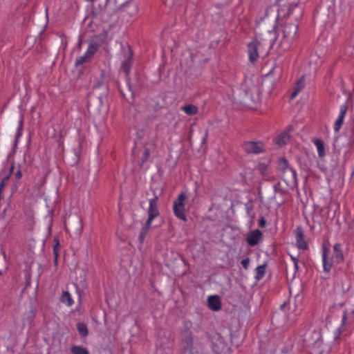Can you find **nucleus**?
<instances>
[{
	"label": "nucleus",
	"instance_id": "1",
	"mask_svg": "<svg viewBox=\"0 0 354 354\" xmlns=\"http://www.w3.org/2000/svg\"><path fill=\"white\" fill-rule=\"evenodd\" d=\"M287 0H278V17L285 18L283 26V39L281 45L284 48H289L295 38L298 30V22L295 17H290L293 14L292 5L290 3L286 5Z\"/></svg>",
	"mask_w": 354,
	"mask_h": 354
},
{
	"label": "nucleus",
	"instance_id": "2",
	"mask_svg": "<svg viewBox=\"0 0 354 354\" xmlns=\"http://www.w3.org/2000/svg\"><path fill=\"white\" fill-rule=\"evenodd\" d=\"M158 196H156L154 198L149 200V207L148 209V219L141 228L139 241L140 243L144 242L146 235L151 227L152 221L160 215V212L158 208Z\"/></svg>",
	"mask_w": 354,
	"mask_h": 354
},
{
	"label": "nucleus",
	"instance_id": "3",
	"mask_svg": "<svg viewBox=\"0 0 354 354\" xmlns=\"http://www.w3.org/2000/svg\"><path fill=\"white\" fill-rule=\"evenodd\" d=\"M180 351L183 354H193L194 350V335L191 330L190 326L185 324L183 329L180 331Z\"/></svg>",
	"mask_w": 354,
	"mask_h": 354
},
{
	"label": "nucleus",
	"instance_id": "4",
	"mask_svg": "<svg viewBox=\"0 0 354 354\" xmlns=\"http://www.w3.org/2000/svg\"><path fill=\"white\" fill-rule=\"evenodd\" d=\"M133 55V50L131 48V47L129 46H127V54H125V59L123 61V62L122 64V69L126 75V77L127 79V85H128L129 91L131 93L132 97L133 96L135 93L138 92L141 88L140 84L131 83L128 78V76L130 73L131 68L132 66Z\"/></svg>",
	"mask_w": 354,
	"mask_h": 354
},
{
	"label": "nucleus",
	"instance_id": "5",
	"mask_svg": "<svg viewBox=\"0 0 354 354\" xmlns=\"http://www.w3.org/2000/svg\"><path fill=\"white\" fill-rule=\"evenodd\" d=\"M186 195L182 192L179 194L178 198L174 202V212L175 216L183 220L186 221V216L185 214V201L186 200Z\"/></svg>",
	"mask_w": 354,
	"mask_h": 354
},
{
	"label": "nucleus",
	"instance_id": "6",
	"mask_svg": "<svg viewBox=\"0 0 354 354\" xmlns=\"http://www.w3.org/2000/svg\"><path fill=\"white\" fill-rule=\"evenodd\" d=\"M243 151L248 154H259L265 151L262 142L245 141L241 145Z\"/></svg>",
	"mask_w": 354,
	"mask_h": 354
},
{
	"label": "nucleus",
	"instance_id": "7",
	"mask_svg": "<svg viewBox=\"0 0 354 354\" xmlns=\"http://www.w3.org/2000/svg\"><path fill=\"white\" fill-rule=\"evenodd\" d=\"M107 94L108 86L102 82H98L93 86L91 95L97 97L100 103H102V100L106 97Z\"/></svg>",
	"mask_w": 354,
	"mask_h": 354
},
{
	"label": "nucleus",
	"instance_id": "8",
	"mask_svg": "<svg viewBox=\"0 0 354 354\" xmlns=\"http://www.w3.org/2000/svg\"><path fill=\"white\" fill-rule=\"evenodd\" d=\"M260 42L257 39H254L248 44V53L249 55V60L251 63H255L259 55V46Z\"/></svg>",
	"mask_w": 354,
	"mask_h": 354
},
{
	"label": "nucleus",
	"instance_id": "9",
	"mask_svg": "<svg viewBox=\"0 0 354 354\" xmlns=\"http://www.w3.org/2000/svg\"><path fill=\"white\" fill-rule=\"evenodd\" d=\"M296 237V245L300 250H308V245L304 239V230L301 226H298L295 230Z\"/></svg>",
	"mask_w": 354,
	"mask_h": 354
},
{
	"label": "nucleus",
	"instance_id": "10",
	"mask_svg": "<svg viewBox=\"0 0 354 354\" xmlns=\"http://www.w3.org/2000/svg\"><path fill=\"white\" fill-rule=\"evenodd\" d=\"M282 178L287 185H297V173L291 167L285 171L281 172Z\"/></svg>",
	"mask_w": 354,
	"mask_h": 354
},
{
	"label": "nucleus",
	"instance_id": "11",
	"mask_svg": "<svg viewBox=\"0 0 354 354\" xmlns=\"http://www.w3.org/2000/svg\"><path fill=\"white\" fill-rule=\"evenodd\" d=\"M262 232L259 229H256L248 234L246 242L250 246L254 247L258 245L259 243L262 240Z\"/></svg>",
	"mask_w": 354,
	"mask_h": 354
},
{
	"label": "nucleus",
	"instance_id": "12",
	"mask_svg": "<svg viewBox=\"0 0 354 354\" xmlns=\"http://www.w3.org/2000/svg\"><path fill=\"white\" fill-rule=\"evenodd\" d=\"M328 249L325 245H322V261L324 272H329L333 266V260L328 258Z\"/></svg>",
	"mask_w": 354,
	"mask_h": 354
},
{
	"label": "nucleus",
	"instance_id": "13",
	"mask_svg": "<svg viewBox=\"0 0 354 354\" xmlns=\"http://www.w3.org/2000/svg\"><path fill=\"white\" fill-rule=\"evenodd\" d=\"M347 110L348 106L346 104H343L341 106L339 115L334 124V130L335 132L339 131V130L341 129Z\"/></svg>",
	"mask_w": 354,
	"mask_h": 354
},
{
	"label": "nucleus",
	"instance_id": "14",
	"mask_svg": "<svg viewBox=\"0 0 354 354\" xmlns=\"http://www.w3.org/2000/svg\"><path fill=\"white\" fill-rule=\"evenodd\" d=\"M208 307L214 311H218L221 308V299L217 295L209 296L207 299Z\"/></svg>",
	"mask_w": 354,
	"mask_h": 354
},
{
	"label": "nucleus",
	"instance_id": "15",
	"mask_svg": "<svg viewBox=\"0 0 354 354\" xmlns=\"http://www.w3.org/2000/svg\"><path fill=\"white\" fill-rule=\"evenodd\" d=\"M333 259L337 263H342L344 260L342 245L340 243H335L333 246Z\"/></svg>",
	"mask_w": 354,
	"mask_h": 354
},
{
	"label": "nucleus",
	"instance_id": "16",
	"mask_svg": "<svg viewBox=\"0 0 354 354\" xmlns=\"http://www.w3.org/2000/svg\"><path fill=\"white\" fill-rule=\"evenodd\" d=\"M290 136L288 132L283 131L275 138L274 142L279 147L285 145L289 140Z\"/></svg>",
	"mask_w": 354,
	"mask_h": 354
},
{
	"label": "nucleus",
	"instance_id": "17",
	"mask_svg": "<svg viewBox=\"0 0 354 354\" xmlns=\"http://www.w3.org/2000/svg\"><path fill=\"white\" fill-rule=\"evenodd\" d=\"M290 167L287 159L285 157H281L279 158L277 162V169L280 172L285 171Z\"/></svg>",
	"mask_w": 354,
	"mask_h": 354
},
{
	"label": "nucleus",
	"instance_id": "18",
	"mask_svg": "<svg viewBox=\"0 0 354 354\" xmlns=\"http://www.w3.org/2000/svg\"><path fill=\"white\" fill-rule=\"evenodd\" d=\"M314 144L316 145L318 151V154L320 158H322L325 156V147L324 142L320 140L315 138L313 140Z\"/></svg>",
	"mask_w": 354,
	"mask_h": 354
},
{
	"label": "nucleus",
	"instance_id": "19",
	"mask_svg": "<svg viewBox=\"0 0 354 354\" xmlns=\"http://www.w3.org/2000/svg\"><path fill=\"white\" fill-rule=\"evenodd\" d=\"M181 109L188 115H194L198 113V107L194 104L185 105Z\"/></svg>",
	"mask_w": 354,
	"mask_h": 354
},
{
	"label": "nucleus",
	"instance_id": "20",
	"mask_svg": "<svg viewBox=\"0 0 354 354\" xmlns=\"http://www.w3.org/2000/svg\"><path fill=\"white\" fill-rule=\"evenodd\" d=\"M77 330L80 333V336L82 337H85L88 334V328L86 324L82 322H79L77 324Z\"/></svg>",
	"mask_w": 354,
	"mask_h": 354
},
{
	"label": "nucleus",
	"instance_id": "21",
	"mask_svg": "<svg viewBox=\"0 0 354 354\" xmlns=\"http://www.w3.org/2000/svg\"><path fill=\"white\" fill-rule=\"evenodd\" d=\"M266 264L264 263L263 265H261V266H259L257 267L256 268V276H255V279L257 280H260L261 279L265 274H266Z\"/></svg>",
	"mask_w": 354,
	"mask_h": 354
},
{
	"label": "nucleus",
	"instance_id": "22",
	"mask_svg": "<svg viewBox=\"0 0 354 354\" xmlns=\"http://www.w3.org/2000/svg\"><path fill=\"white\" fill-rule=\"evenodd\" d=\"M60 300L62 303L66 304L68 306H71L73 304V300L68 291L63 292Z\"/></svg>",
	"mask_w": 354,
	"mask_h": 354
},
{
	"label": "nucleus",
	"instance_id": "23",
	"mask_svg": "<svg viewBox=\"0 0 354 354\" xmlns=\"http://www.w3.org/2000/svg\"><path fill=\"white\" fill-rule=\"evenodd\" d=\"M72 354H89L86 348L80 346H73L71 347Z\"/></svg>",
	"mask_w": 354,
	"mask_h": 354
},
{
	"label": "nucleus",
	"instance_id": "24",
	"mask_svg": "<svg viewBox=\"0 0 354 354\" xmlns=\"http://www.w3.org/2000/svg\"><path fill=\"white\" fill-rule=\"evenodd\" d=\"M257 169L261 175L264 176L267 175L268 166L265 163H259L257 166Z\"/></svg>",
	"mask_w": 354,
	"mask_h": 354
},
{
	"label": "nucleus",
	"instance_id": "25",
	"mask_svg": "<svg viewBox=\"0 0 354 354\" xmlns=\"http://www.w3.org/2000/svg\"><path fill=\"white\" fill-rule=\"evenodd\" d=\"M96 50H97L96 47L94 45L91 44L88 46V48L84 55L86 56L87 58H88V59H90L91 57L95 54Z\"/></svg>",
	"mask_w": 354,
	"mask_h": 354
},
{
	"label": "nucleus",
	"instance_id": "26",
	"mask_svg": "<svg viewBox=\"0 0 354 354\" xmlns=\"http://www.w3.org/2000/svg\"><path fill=\"white\" fill-rule=\"evenodd\" d=\"M351 289V283L346 280L345 282L342 283V292L346 294Z\"/></svg>",
	"mask_w": 354,
	"mask_h": 354
},
{
	"label": "nucleus",
	"instance_id": "27",
	"mask_svg": "<svg viewBox=\"0 0 354 354\" xmlns=\"http://www.w3.org/2000/svg\"><path fill=\"white\" fill-rule=\"evenodd\" d=\"M9 179H10V175H7L6 176L3 178V179L1 180V181L0 183V193L1 194H2L3 189L4 187L6 185V184L8 183Z\"/></svg>",
	"mask_w": 354,
	"mask_h": 354
},
{
	"label": "nucleus",
	"instance_id": "28",
	"mask_svg": "<svg viewBox=\"0 0 354 354\" xmlns=\"http://www.w3.org/2000/svg\"><path fill=\"white\" fill-rule=\"evenodd\" d=\"M88 60V58H87L86 56L85 55H84L83 56H80L76 59L75 65L76 66L81 65L83 63L86 62Z\"/></svg>",
	"mask_w": 354,
	"mask_h": 354
},
{
	"label": "nucleus",
	"instance_id": "29",
	"mask_svg": "<svg viewBox=\"0 0 354 354\" xmlns=\"http://www.w3.org/2000/svg\"><path fill=\"white\" fill-rule=\"evenodd\" d=\"M253 209V205H248L246 206V210H247V214L251 218L252 220H253L255 217V214L254 212L252 211Z\"/></svg>",
	"mask_w": 354,
	"mask_h": 354
},
{
	"label": "nucleus",
	"instance_id": "30",
	"mask_svg": "<svg viewBox=\"0 0 354 354\" xmlns=\"http://www.w3.org/2000/svg\"><path fill=\"white\" fill-rule=\"evenodd\" d=\"M304 87V80L303 78H301L297 81V85L295 87V89H298V91H300Z\"/></svg>",
	"mask_w": 354,
	"mask_h": 354
},
{
	"label": "nucleus",
	"instance_id": "31",
	"mask_svg": "<svg viewBox=\"0 0 354 354\" xmlns=\"http://www.w3.org/2000/svg\"><path fill=\"white\" fill-rule=\"evenodd\" d=\"M22 124H23V121L21 120L19 122V126L18 127V130H17V136H16L15 145H17V139L19 138V137H20L21 136Z\"/></svg>",
	"mask_w": 354,
	"mask_h": 354
},
{
	"label": "nucleus",
	"instance_id": "32",
	"mask_svg": "<svg viewBox=\"0 0 354 354\" xmlns=\"http://www.w3.org/2000/svg\"><path fill=\"white\" fill-rule=\"evenodd\" d=\"M241 265L243 266V267L247 270L248 268V266H249V263H250V259L248 257H247L246 259H244L241 261Z\"/></svg>",
	"mask_w": 354,
	"mask_h": 354
},
{
	"label": "nucleus",
	"instance_id": "33",
	"mask_svg": "<svg viewBox=\"0 0 354 354\" xmlns=\"http://www.w3.org/2000/svg\"><path fill=\"white\" fill-rule=\"evenodd\" d=\"M266 220L264 218L263 216H261V218L259 220V226L260 227H265L266 226Z\"/></svg>",
	"mask_w": 354,
	"mask_h": 354
},
{
	"label": "nucleus",
	"instance_id": "34",
	"mask_svg": "<svg viewBox=\"0 0 354 354\" xmlns=\"http://www.w3.org/2000/svg\"><path fill=\"white\" fill-rule=\"evenodd\" d=\"M54 242H55V244L53 245V251L59 250V249H60V244H59V239L57 238H55L54 239Z\"/></svg>",
	"mask_w": 354,
	"mask_h": 354
},
{
	"label": "nucleus",
	"instance_id": "35",
	"mask_svg": "<svg viewBox=\"0 0 354 354\" xmlns=\"http://www.w3.org/2000/svg\"><path fill=\"white\" fill-rule=\"evenodd\" d=\"M149 157V149H145L144 153H143L142 162H145V161H147L148 160Z\"/></svg>",
	"mask_w": 354,
	"mask_h": 354
},
{
	"label": "nucleus",
	"instance_id": "36",
	"mask_svg": "<svg viewBox=\"0 0 354 354\" xmlns=\"http://www.w3.org/2000/svg\"><path fill=\"white\" fill-rule=\"evenodd\" d=\"M35 316V312L34 310H31L29 312V314H28V315L27 317V319H28V322H31L33 320Z\"/></svg>",
	"mask_w": 354,
	"mask_h": 354
},
{
	"label": "nucleus",
	"instance_id": "37",
	"mask_svg": "<svg viewBox=\"0 0 354 354\" xmlns=\"http://www.w3.org/2000/svg\"><path fill=\"white\" fill-rule=\"evenodd\" d=\"M274 190L276 193L279 192L281 194L283 193L282 189H281L280 183H277L274 185Z\"/></svg>",
	"mask_w": 354,
	"mask_h": 354
},
{
	"label": "nucleus",
	"instance_id": "38",
	"mask_svg": "<svg viewBox=\"0 0 354 354\" xmlns=\"http://www.w3.org/2000/svg\"><path fill=\"white\" fill-rule=\"evenodd\" d=\"M291 259L294 263L295 272H296L298 270V259L296 257H291Z\"/></svg>",
	"mask_w": 354,
	"mask_h": 354
},
{
	"label": "nucleus",
	"instance_id": "39",
	"mask_svg": "<svg viewBox=\"0 0 354 354\" xmlns=\"http://www.w3.org/2000/svg\"><path fill=\"white\" fill-rule=\"evenodd\" d=\"M337 344H338V342H337V338L336 337L335 341L334 342L333 345L330 348V352H333V351H336L337 350Z\"/></svg>",
	"mask_w": 354,
	"mask_h": 354
},
{
	"label": "nucleus",
	"instance_id": "40",
	"mask_svg": "<svg viewBox=\"0 0 354 354\" xmlns=\"http://www.w3.org/2000/svg\"><path fill=\"white\" fill-rule=\"evenodd\" d=\"M22 177V173L21 171V170H17L15 174V178L16 180H19L21 179Z\"/></svg>",
	"mask_w": 354,
	"mask_h": 354
},
{
	"label": "nucleus",
	"instance_id": "41",
	"mask_svg": "<svg viewBox=\"0 0 354 354\" xmlns=\"http://www.w3.org/2000/svg\"><path fill=\"white\" fill-rule=\"evenodd\" d=\"M299 92V91H298V89L294 88V91H293V92L291 94L290 99L295 98L297 96V95L298 94Z\"/></svg>",
	"mask_w": 354,
	"mask_h": 354
},
{
	"label": "nucleus",
	"instance_id": "42",
	"mask_svg": "<svg viewBox=\"0 0 354 354\" xmlns=\"http://www.w3.org/2000/svg\"><path fill=\"white\" fill-rule=\"evenodd\" d=\"M347 319V312L344 311L343 315H342V324H344L346 322V320Z\"/></svg>",
	"mask_w": 354,
	"mask_h": 354
},
{
	"label": "nucleus",
	"instance_id": "43",
	"mask_svg": "<svg viewBox=\"0 0 354 354\" xmlns=\"http://www.w3.org/2000/svg\"><path fill=\"white\" fill-rule=\"evenodd\" d=\"M162 108V106L158 104H156L155 106H153V110L156 112L158 111L159 109H160Z\"/></svg>",
	"mask_w": 354,
	"mask_h": 354
},
{
	"label": "nucleus",
	"instance_id": "44",
	"mask_svg": "<svg viewBox=\"0 0 354 354\" xmlns=\"http://www.w3.org/2000/svg\"><path fill=\"white\" fill-rule=\"evenodd\" d=\"M14 168H15L14 164H12L10 166V170H9V174H8V175H10V176L12 174Z\"/></svg>",
	"mask_w": 354,
	"mask_h": 354
},
{
	"label": "nucleus",
	"instance_id": "45",
	"mask_svg": "<svg viewBox=\"0 0 354 354\" xmlns=\"http://www.w3.org/2000/svg\"><path fill=\"white\" fill-rule=\"evenodd\" d=\"M59 250L53 251L54 258L59 257Z\"/></svg>",
	"mask_w": 354,
	"mask_h": 354
},
{
	"label": "nucleus",
	"instance_id": "46",
	"mask_svg": "<svg viewBox=\"0 0 354 354\" xmlns=\"http://www.w3.org/2000/svg\"><path fill=\"white\" fill-rule=\"evenodd\" d=\"M292 130H293V127H292V125H289V126L287 127V129H286V132H288H288H290V131H292Z\"/></svg>",
	"mask_w": 354,
	"mask_h": 354
},
{
	"label": "nucleus",
	"instance_id": "47",
	"mask_svg": "<svg viewBox=\"0 0 354 354\" xmlns=\"http://www.w3.org/2000/svg\"><path fill=\"white\" fill-rule=\"evenodd\" d=\"M77 225L79 227L80 229H82V223H81V221L80 218H77Z\"/></svg>",
	"mask_w": 354,
	"mask_h": 354
},
{
	"label": "nucleus",
	"instance_id": "48",
	"mask_svg": "<svg viewBox=\"0 0 354 354\" xmlns=\"http://www.w3.org/2000/svg\"><path fill=\"white\" fill-rule=\"evenodd\" d=\"M207 138V131L205 132V135L203 139V142H205L206 141Z\"/></svg>",
	"mask_w": 354,
	"mask_h": 354
},
{
	"label": "nucleus",
	"instance_id": "49",
	"mask_svg": "<svg viewBox=\"0 0 354 354\" xmlns=\"http://www.w3.org/2000/svg\"><path fill=\"white\" fill-rule=\"evenodd\" d=\"M58 258H54V264L55 266H57Z\"/></svg>",
	"mask_w": 354,
	"mask_h": 354
},
{
	"label": "nucleus",
	"instance_id": "50",
	"mask_svg": "<svg viewBox=\"0 0 354 354\" xmlns=\"http://www.w3.org/2000/svg\"><path fill=\"white\" fill-rule=\"evenodd\" d=\"M126 3H127V2H126V3H122V4L120 6V8H121V9H122V8L125 6V4H126Z\"/></svg>",
	"mask_w": 354,
	"mask_h": 354
},
{
	"label": "nucleus",
	"instance_id": "51",
	"mask_svg": "<svg viewBox=\"0 0 354 354\" xmlns=\"http://www.w3.org/2000/svg\"><path fill=\"white\" fill-rule=\"evenodd\" d=\"M276 28H277V26H276V24H274V25L273 26V30H274Z\"/></svg>",
	"mask_w": 354,
	"mask_h": 354
},
{
	"label": "nucleus",
	"instance_id": "52",
	"mask_svg": "<svg viewBox=\"0 0 354 354\" xmlns=\"http://www.w3.org/2000/svg\"><path fill=\"white\" fill-rule=\"evenodd\" d=\"M2 198V194L0 193V201L1 200Z\"/></svg>",
	"mask_w": 354,
	"mask_h": 354
},
{
	"label": "nucleus",
	"instance_id": "53",
	"mask_svg": "<svg viewBox=\"0 0 354 354\" xmlns=\"http://www.w3.org/2000/svg\"><path fill=\"white\" fill-rule=\"evenodd\" d=\"M1 274H2V272H1V271H0V275H1Z\"/></svg>",
	"mask_w": 354,
	"mask_h": 354
}]
</instances>
